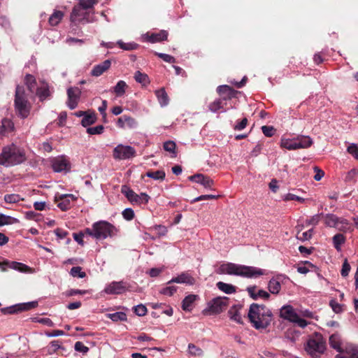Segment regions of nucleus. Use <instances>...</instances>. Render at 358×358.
<instances>
[{
    "mask_svg": "<svg viewBox=\"0 0 358 358\" xmlns=\"http://www.w3.org/2000/svg\"><path fill=\"white\" fill-rule=\"evenodd\" d=\"M22 200H23V199L17 194H6L4 196V201L8 203H15Z\"/></svg>",
    "mask_w": 358,
    "mask_h": 358,
    "instance_id": "obj_47",
    "label": "nucleus"
},
{
    "mask_svg": "<svg viewBox=\"0 0 358 358\" xmlns=\"http://www.w3.org/2000/svg\"><path fill=\"white\" fill-rule=\"evenodd\" d=\"M198 296L196 294H189L185 296L182 301V308L185 311H191L192 310V305L196 300Z\"/></svg>",
    "mask_w": 358,
    "mask_h": 358,
    "instance_id": "obj_26",
    "label": "nucleus"
},
{
    "mask_svg": "<svg viewBox=\"0 0 358 358\" xmlns=\"http://www.w3.org/2000/svg\"><path fill=\"white\" fill-rule=\"evenodd\" d=\"M176 144L172 141H168L164 143V149L170 153H172L173 157L176 156Z\"/></svg>",
    "mask_w": 358,
    "mask_h": 358,
    "instance_id": "obj_49",
    "label": "nucleus"
},
{
    "mask_svg": "<svg viewBox=\"0 0 358 358\" xmlns=\"http://www.w3.org/2000/svg\"><path fill=\"white\" fill-rule=\"evenodd\" d=\"M147 311V308L143 304H139L134 307V313L138 316L145 315Z\"/></svg>",
    "mask_w": 358,
    "mask_h": 358,
    "instance_id": "obj_56",
    "label": "nucleus"
},
{
    "mask_svg": "<svg viewBox=\"0 0 358 358\" xmlns=\"http://www.w3.org/2000/svg\"><path fill=\"white\" fill-rule=\"evenodd\" d=\"M81 92L78 87H70L67 90V105L70 109H74L78 106Z\"/></svg>",
    "mask_w": 358,
    "mask_h": 358,
    "instance_id": "obj_16",
    "label": "nucleus"
},
{
    "mask_svg": "<svg viewBox=\"0 0 358 358\" xmlns=\"http://www.w3.org/2000/svg\"><path fill=\"white\" fill-rule=\"evenodd\" d=\"M189 179L202 185L205 188H211L213 185V180L203 174H195L194 176H191L189 177Z\"/></svg>",
    "mask_w": 358,
    "mask_h": 358,
    "instance_id": "obj_21",
    "label": "nucleus"
},
{
    "mask_svg": "<svg viewBox=\"0 0 358 358\" xmlns=\"http://www.w3.org/2000/svg\"><path fill=\"white\" fill-rule=\"evenodd\" d=\"M126 291V284L122 281H113L108 285L104 289V292L108 294H121Z\"/></svg>",
    "mask_w": 358,
    "mask_h": 358,
    "instance_id": "obj_15",
    "label": "nucleus"
},
{
    "mask_svg": "<svg viewBox=\"0 0 358 358\" xmlns=\"http://www.w3.org/2000/svg\"><path fill=\"white\" fill-rule=\"evenodd\" d=\"M135 149L129 145H117L113 150V157L117 160H125L136 156Z\"/></svg>",
    "mask_w": 358,
    "mask_h": 358,
    "instance_id": "obj_10",
    "label": "nucleus"
},
{
    "mask_svg": "<svg viewBox=\"0 0 358 358\" xmlns=\"http://www.w3.org/2000/svg\"><path fill=\"white\" fill-rule=\"evenodd\" d=\"M322 215V214H317L313 215L310 219L307 220L306 221V223L307 225H316L320 220V216Z\"/></svg>",
    "mask_w": 358,
    "mask_h": 358,
    "instance_id": "obj_63",
    "label": "nucleus"
},
{
    "mask_svg": "<svg viewBox=\"0 0 358 358\" xmlns=\"http://www.w3.org/2000/svg\"><path fill=\"white\" fill-rule=\"evenodd\" d=\"M155 55H157L159 58H161L166 62H168V63H175L176 62V59L170 55L165 54V53H159V52H155Z\"/></svg>",
    "mask_w": 358,
    "mask_h": 358,
    "instance_id": "obj_53",
    "label": "nucleus"
},
{
    "mask_svg": "<svg viewBox=\"0 0 358 358\" xmlns=\"http://www.w3.org/2000/svg\"><path fill=\"white\" fill-rule=\"evenodd\" d=\"M346 355H337L335 358H358V347L352 344L347 345L343 350Z\"/></svg>",
    "mask_w": 358,
    "mask_h": 358,
    "instance_id": "obj_24",
    "label": "nucleus"
},
{
    "mask_svg": "<svg viewBox=\"0 0 358 358\" xmlns=\"http://www.w3.org/2000/svg\"><path fill=\"white\" fill-rule=\"evenodd\" d=\"M228 315L231 320L236 322L238 324L243 323L241 313L236 306L231 307L228 311Z\"/></svg>",
    "mask_w": 358,
    "mask_h": 358,
    "instance_id": "obj_32",
    "label": "nucleus"
},
{
    "mask_svg": "<svg viewBox=\"0 0 358 358\" xmlns=\"http://www.w3.org/2000/svg\"><path fill=\"white\" fill-rule=\"evenodd\" d=\"M96 239H106L113 237L117 233V228L106 221H99L94 223Z\"/></svg>",
    "mask_w": 358,
    "mask_h": 358,
    "instance_id": "obj_6",
    "label": "nucleus"
},
{
    "mask_svg": "<svg viewBox=\"0 0 358 358\" xmlns=\"http://www.w3.org/2000/svg\"><path fill=\"white\" fill-rule=\"evenodd\" d=\"M122 216L126 220H131L134 217V212L131 208H127L122 211Z\"/></svg>",
    "mask_w": 358,
    "mask_h": 358,
    "instance_id": "obj_59",
    "label": "nucleus"
},
{
    "mask_svg": "<svg viewBox=\"0 0 358 358\" xmlns=\"http://www.w3.org/2000/svg\"><path fill=\"white\" fill-rule=\"evenodd\" d=\"M228 301L229 299L225 296L215 298L208 303V308L205 311H208L210 314L220 313L227 308Z\"/></svg>",
    "mask_w": 358,
    "mask_h": 358,
    "instance_id": "obj_11",
    "label": "nucleus"
},
{
    "mask_svg": "<svg viewBox=\"0 0 358 358\" xmlns=\"http://www.w3.org/2000/svg\"><path fill=\"white\" fill-rule=\"evenodd\" d=\"M168 32L165 30H162L158 33H153L150 35L147 34V41L150 43L161 42L167 40Z\"/></svg>",
    "mask_w": 358,
    "mask_h": 358,
    "instance_id": "obj_25",
    "label": "nucleus"
},
{
    "mask_svg": "<svg viewBox=\"0 0 358 358\" xmlns=\"http://www.w3.org/2000/svg\"><path fill=\"white\" fill-rule=\"evenodd\" d=\"M121 192L132 204H146L150 199V196L147 194H137L126 185L122 187Z\"/></svg>",
    "mask_w": 358,
    "mask_h": 358,
    "instance_id": "obj_8",
    "label": "nucleus"
},
{
    "mask_svg": "<svg viewBox=\"0 0 358 358\" xmlns=\"http://www.w3.org/2000/svg\"><path fill=\"white\" fill-rule=\"evenodd\" d=\"M24 83L29 91L31 93H34L36 86V80L34 76L31 74H27L24 78Z\"/></svg>",
    "mask_w": 358,
    "mask_h": 358,
    "instance_id": "obj_34",
    "label": "nucleus"
},
{
    "mask_svg": "<svg viewBox=\"0 0 358 358\" xmlns=\"http://www.w3.org/2000/svg\"><path fill=\"white\" fill-rule=\"evenodd\" d=\"M348 152L352 155L356 159H358V146L355 143H352L348 148Z\"/></svg>",
    "mask_w": 358,
    "mask_h": 358,
    "instance_id": "obj_60",
    "label": "nucleus"
},
{
    "mask_svg": "<svg viewBox=\"0 0 358 358\" xmlns=\"http://www.w3.org/2000/svg\"><path fill=\"white\" fill-rule=\"evenodd\" d=\"M325 224L329 227L343 229L348 226V222L347 220L341 219L334 214H327L325 215Z\"/></svg>",
    "mask_w": 358,
    "mask_h": 358,
    "instance_id": "obj_14",
    "label": "nucleus"
},
{
    "mask_svg": "<svg viewBox=\"0 0 358 358\" xmlns=\"http://www.w3.org/2000/svg\"><path fill=\"white\" fill-rule=\"evenodd\" d=\"M59 349H64L58 341H53L50 342V345L48 347V352L49 355L55 353Z\"/></svg>",
    "mask_w": 358,
    "mask_h": 358,
    "instance_id": "obj_48",
    "label": "nucleus"
},
{
    "mask_svg": "<svg viewBox=\"0 0 358 358\" xmlns=\"http://www.w3.org/2000/svg\"><path fill=\"white\" fill-rule=\"evenodd\" d=\"M280 316L291 322L296 323L301 328H305L308 324L306 320L299 317L290 305L284 306L281 308Z\"/></svg>",
    "mask_w": 358,
    "mask_h": 358,
    "instance_id": "obj_7",
    "label": "nucleus"
},
{
    "mask_svg": "<svg viewBox=\"0 0 358 358\" xmlns=\"http://www.w3.org/2000/svg\"><path fill=\"white\" fill-rule=\"evenodd\" d=\"M268 290L271 294H278L281 289L280 282L278 278H272L268 282Z\"/></svg>",
    "mask_w": 358,
    "mask_h": 358,
    "instance_id": "obj_30",
    "label": "nucleus"
},
{
    "mask_svg": "<svg viewBox=\"0 0 358 358\" xmlns=\"http://www.w3.org/2000/svg\"><path fill=\"white\" fill-rule=\"evenodd\" d=\"M350 271V266L348 264L347 259H345L343 264L342 269L341 271V274L343 277H346L348 275Z\"/></svg>",
    "mask_w": 358,
    "mask_h": 358,
    "instance_id": "obj_62",
    "label": "nucleus"
},
{
    "mask_svg": "<svg viewBox=\"0 0 358 358\" xmlns=\"http://www.w3.org/2000/svg\"><path fill=\"white\" fill-rule=\"evenodd\" d=\"M110 60L106 59L102 63L94 66L91 71V75L95 77L100 76L110 67Z\"/></svg>",
    "mask_w": 358,
    "mask_h": 358,
    "instance_id": "obj_23",
    "label": "nucleus"
},
{
    "mask_svg": "<svg viewBox=\"0 0 358 358\" xmlns=\"http://www.w3.org/2000/svg\"><path fill=\"white\" fill-rule=\"evenodd\" d=\"M52 168L55 172H68L71 169V163L67 157L60 155L50 159Z\"/></svg>",
    "mask_w": 358,
    "mask_h": 358,
    "instance_id": "obj_13",
    "label": "nucleus"
},
{
    "mask_svg": "<svg viewBox=\"0 0 358 358\" xmlns=\"http://www.w3.org/2000/svg\"><path fill=\"white\" fill-rule=\"evenodd\" d=\"M177 291V287L176 286H169L163 288L160 293L166 296H172Z\"/></svg>",
    "mask_w": 358,
    "mask_h": 358,
    "instance_id": "obj_55",
    "label": "nucleus"
},
{
    "mask_svg": "<svg viewBox=\"0 0 358 358\" xmlns=\"http://www.w3.org/2000/svg\"><path fill=\"white\" fill-rule=\"evenodd\" d=\"M283 200L284 201H293V200H296V201H298L301 203H303L305 201V199L302 198V197H300V196H298L294 194H291V193H289V194H287L286 195H285L284 198H283Z\"/></svg>",
    "mask_w": 358,
    "mask_h": 358,
    "instance_id": "obj_57",
    "label": "nucleus"
},
{
    "mask_svg": "<svg viewBox=\"0 0 358 358\" xmlns=\"http://www.w3.org/2000/svg\"><path fill=\"white\" fill-rule=\"evenodd\" d=\"M155 94L157 97L159 104L162 106H166V105H168L169 99L164 88H161L159 90H156Z\"/></svg>",
    "mask_w": 358,
    "mask_h": 358,
    "instance_id": "obj_29",
    "label": "nucleus"
},
{
    "mask_svg": "<svg viewBox=\"0 0 358 358\" xmlns=\"http://www.w3.org/2000/svg\"><path fill=\"white\" fill-rule=\"evenodd\" d=\"M145 176L156 180H163L165 178L166 173L162 170L150 171L145 173Z\"/></svg>",
    "mask_w": 358,
    "mask_h": 358,
    "instance_id": "obj_39",
    "label": "nucleus"
},
{
    "mask_svg": "<svg viewBox=\"0 0 358 358\" xmlns=\"http://www.w3.org/2000/svg\"><path fill=\"white\" fill-rule=\"evenodd\" d=\"M117 44L119 47L124 50H133L137 49L138 45L135 43H124L122 41H118Z\"/></svg>",
    "mask_w": 358,
    "mask_h": 358,
    "instance_id": "obj_45",
    "label": "nucleus"
},
{
    "mask_svg": "<svg viewBox=\"0 0 358 358\" xmlns=\"http://www.w3.org/2000/svg\"><path fill=\"white\" fill-rule=\"evenodd\" d=\"M248 316L252 327L258 330L267 328L273 320L271 310L263 304L252 303Z\"/></svg>",
    "mask_w": 358,
    "mask_h": 358,
    "instance_id": "obj_1",
    "label": "nucleus"
},
{
    "mask_svg": "<svg viewBox=\"0 0 358 358\" xmlns=\"http://www.w3.org/2000/svg\"><path fill=\"white\" fill-rule=\"evenodd\" d=\"M138 125L137 121L132 117L128 115H122L118 118L117 121V126L120 128H129L134 129Z\"/></svg>",
    "mask_w": 358,
    "mask_h": 358,
    "instance_id": "obj_20",
    "label": "nucleus"
},
{
    "mask_svg": "<svg viewBox=\"0 0 358 358\" xmlns=\"http://www.w3.org/2000/svg\"><path fill=\"white\" fill-rule=\"evenodd\" d=\"M305 350L312 357H319L326 350V341L320 333H315L308 339Z\"/></svg>",
    "mask_w": 358,
    "mask_h": 358,
    "instance_id": "obj_4",
    "label": "nucleus"
},
{
    "mask_svg": "<svg viewBox=\"0 0 358 358\" xmlns=\"http://www.w3.org/2000/svg\"><path fill=\"white\" fill-rule=\"evenodd\" d=\"M223 105H224V101L220 98V99H217L215 100L214 101L211 102L208 106V108L211 112L215 113L218 110L222 108Z\"/></svg>",
    "mask_w": 358,
    "mask_h": 358,
    "instance_id": "obj_43",
    "label": "nucleus"
},
{
    "mask_svg": "<svg viewBox=\"0 0 358 358\" xmlns=\"http://www.w3.org/2000/svg\"><path fill=\"white\" fill-rule=\"evenodd\" d=\"M280 145L282 148H286L289 150H294L298 149L296 143V139H287L283 138L281 140Z\"/></svg>",
    "mask_w": 358,
    "mask_h": 358,
    "instance_id": "obj_33",
    "label": "nucleus"
},
{
    "mask_svg": "<svg viewBox=\"0 0 358 358\" xmlns=\"http://www.w3.org/2000/svg\"><path fill=\"white\" fill-rule=\"evenodd\" d=\"M96 120V117L94 113H86L81 121V124L86 127L94 124Z\"/></svg>",
    "mask_w": 358,
    "mask_h": 358,
    "instance_id": "obj_37",
    "label": "nucleus"
},
{
    "mask_svg": "<svg viewBox=\"0 0 358 358\" xmlns=\"http://www.w3.org/2000/svg\"><path fill=\"white\" fill-rule=\"evenodd\" d=\"M296 139L298 149L308 148L310 147L313 143L312 138L308 136H299Z\"/></svg>",
    "mask_w": 358,
    "mask_h": 358,
    "instance_id": "obj_28",
    "label": "nucleus"
},
{
    "mask_svg": "<svg viewBox=\"0 0 358 358\" xmlns=\"http://www.w3.org/2000/svg\"><path fill=\"white\" fill-rule=\"evenodd\" d=\"M64 17V13L60 10H55L49 17L48 22L51 26L57 25Z\"/></svg>",
    "mask_w": 358,
    "mask_h": 358,
    "instance_id": "obj_31",
    "label": "nucleus"
},
{
    "mask_svg": "<svg viewBox=\"0 0 358 358\" xmlns=\"http://www.w3.org/2000/svg\"><path fill=\"white\" fill-rule=\"evenodd\" d=\"M127 87V83L124 80H120L113 87V91L117 96H121L125 93Z\"/></svg>",
    "mask_w": 358,
    "mask_h": 358,
    "instance_id": "obj_38",
    "label": "nucleus"
},
{
    "mask_svg": "<svg viewBox=\"0 0 358 358\" xmlns=\"http://www.w3.org/2000/svg\"><path fill=\"white\" fill-rule=\"evenodd\" d=\"M76 199L77 197L73 194H62L55 197L57 206L64 211L70 208L71 201H76Z\"/></svg>",
    "mask_w": 358,
    "mask_h": 358,
    "instance_id": "obj_17",
    "label": "nucleus"
},
{
    "mask_svg": "<svg viewBox=\"0 0 358 358\" xmlns=\"http://www.w3.org/2000/svg\"><path fill=\"white\" fill-rule=\"evenodd\" d=\"M72 22L88 23L94 21L92 16H90V10H85L81 6H75L70 17Z\"/></svg>",
    "mask_w": 358,
    "mask_h": 358,
    "instance_id": "obj_9",
    "label": "nucleus"
},
{
    "mask_svg": "<svg viewBox=\"0 0 358 358\" xmlns=\"http://www.w3.org/2000/svg\"><path fill=\"white\" fill-rule=\"evenodd\" d=\"M217 287L220 290L228 294L236 292V287L231 284L218 282L217 283Z\"/></svg>",
    "mask_w": 358,
    "mask_h": 358,
    "instance_id": "obj_36",
    "label": "nucleus"
},
{
    "mask_svg": "<svg viewBox=\"0 0 358 358\" xmlns=\"http://www.w3.org/2000/svg\"><path fill=\"white\" fill-rule=\"evenodd\" d=\"M1 127L3 128V130L2 131L3 132H10L11 131H13V128H14V124L12 122L11 120H8V119H3L1 122Z\"/></svg>",
    "mask_w": 358,
    "mask_h": 358,
    "instance_id": "obj_51",
    "label": "nucleus"
},
{
    "mask_svg": "<svg viewBox=\"0 0 358 358\" xmlns=\"http://www.w3.org/2000/svg\"><path fill=\"white\" fill-rule=\"evenodd\" d=\"M220 273L228 275H236L245 278H257L264 274L261 268L238 265L234 263L223 264L220 266Z\"/></svg>",
    "mask_w": 358,
    "mask_h": 358,
    "instance_id": "obj_3",
    "label": "nucleus"
},
{
    "mask_svg": "<svg viewBox=\"0 0 358 358\" xmlns=\"http://www.w3.org/2000/svg\"><path fill=\"white\" fill-rule=\"evenodd\" d=\"M15 108L18 115L26 118L30 112L31 106L27 100L23 87L17 85L15 90Z\"/></svg>",
    "mask_w": 358,
    "mask_h": 358,
    "instance_id": "obj_5",
    "label": "nucleus"
},
{
    "mask_svg": "<svg viewBox=\"0 0 358 358\" xmlns=\"http://www.w3.org/2000/svg\"><path fill=\"white\" fill-rule=\"evenodd\" d=\"M217 92L220 95L221 98L224 101L230 100L236 96L237 93L232 87L229 85H220L217 88Z\"/></svg>",
    "mask_w": 358,
    "mask_h": 358,
    "instance_id": "obj_19",
    "label": "nucleus"
},
{
    "mask_svg": "<svg viewBox=\"0 0 358 358\" xmlns=\"http://www.w3.org/2000/svg\"><path fill=\"white\" fill-rule=\"evenodd\" d=\"M38 306L37 301H31L28 303H17L9 307H6L1 309L2 313L7 314H17L23 311L29 310L36 308Z\"/></svg>",
    "mask_w": 358,
    "mask_h": 358,
    "instance_id": "obj_12",
    "label": "nucleus"
},
{
    "mask_svg": "<svg viewBox=\"0 0 358 358\" xmlns=\"http://www.w3.org/2000/svg\"><path fill=\"white\" fill-rule=\"evenodd\" d=\"M188 353L191 356L201 357L203 355V350L193 343H189L188 345Z\"/></svg>",
    "mask_w": 358,
    "mask_h": 358,
    "instance_id": "obj_44",
    "label": "nucleus"
},
{
    "mask_svg": "<svg viewBox=\"0 0 358 358\" xmlns=\"http://www.w3.org/2000/svg\"><path fill=\"white\" fill-rule=\"evenodd\" d=\"M74 348L76 351L82 352L83 354L87 353L89 351V348L85 346L82 342L78 341L75 343Z\"/></svg>",
    "mask_w": 358,
    "mask_h": 358,
    "instance_id": "obj_58",
    "label": "nucleus"
},
{
    "mask_svg": "<svg viewBox=\"0 0 358 358\" xmlns=\"http://www.w3.org/2000/svg\"><path fill=\"white\" fill-rule=\"evenodd\" d=\"M70 274L73 277H78L80 278H83L86 276V273L84 271H82V268L80 266H74L71 268Z\"/></svg>",
    "mask_w": 358,
    "mask_h": 358,
    "instance_id": "obj_50",
    "label": "nucleus"
},
{
    "mask_svg": "<svg viewBox=\"0 0 358 358\" xmlns=\"http://www.w3.org/2000/svg\"><path fill=\"white\" fill-rule=\"evenodd\" d=\"M26 160L24 150L14 143L3 147L0 154V164L6 167L20 164Z\"/></svg>",
    "mask_w": 358,
    "mask_h": 358,
    "instance_id": "obj_2",
    "label": "nucleus"
},
{
    "mask_svg": "<svg viewBox=\"0 0 358 358\" xmlns=\"http://www.w3.org/2000/svg\"><path fill=\"white\" fill-rule=\"evenodd\" d=\"M262 131L267 137H271L274 134L275 129L271 126H262Z\"/></svg>",
    "mask_w": 358,
    "mask_h": 358,
    "instance_id": "obj_61",
    "label": "nucleus"
},
{
    "mask_svg": "<svg viewBox=\"0 0 358 358\" xmlns=\"http://www.w3.org/2000/svg\"><path fill=\"white\" fill-rule=\"evenodd\" d=\"M36 95L38 96L41 101L46 99L50 96L49 88L47 85H43L41 87L37 88Z\"/></svg>",
    "mask_w": 358,
    "mask_h": 358,
    "instance_id": "obj_40",
    "label": "nucleus"
},
{
    "mask_svg": "<svg viewBox=\"0 0 358 358\" xmlns=\"http://www.w3.org/2000/svg\"><path fill=\"white\" fill-rule=\"evenodd\" d=\"M173 282L193 285L195 284L196 280L189 273L183 272L181 273L178 276L173 278L171 280L168 282V284H171Z\"/></svg>",
    "mask_w": 358,
    "mask_h": 358,
    "instance_id": "obj_18",
    "label": "nucleus"
},
{
    "mask_svg": "<svg viewBox=\"0 0 358 358\" xmlns=\"http://www.w3.org/2000/svg\"><path fill=\"white\" fill-rule=\"evenodd\" d=\"M248 124V119L243 118L241 122L236 124L234 127V129L236 131H241L244 129Z\"/></svg>",
    "mask_w": 358,
    "mask_h": 358,
    "instance_id": "obj_64",
    "label": "nucleus"
},
{
    "mask_svg": "<svg viewBox=\"0 0 358 358\" xmlns=\"http://www.w3.org/2000/svg\"><path fill=\"white\" fill-rule=\"evenodd\" d=\"M333 242L337 250H341V245L345 242V237L341 234H337L333 237Z\"/></svg>",
    "mask_w": 358,
    "mask_h": 358,
    "instance_id": "obj_46",
    "label": "nucleus"
},
{
    "mask_svg": "<svg viewBox=\"0 0 358 358\" xmlns=\"http://www.w3.org/2000/svg\"><path fill=\"white\" fill-rule=\"evenodd\" d=\"M77 6H81L85 10H90L98 3V0H78Z\"/></svg>",
    "mask_w": 358,
    "mask_h": 358,
    "instance_id": "obj_42",
    "label": "nucleus"
},
{
    "mask_svg": "<svg viewBox=\"0 0 358 358\" xmlns=\"http://www.w3.org/2000/svg\"><path fill=\"white\" fill-rule=\"evenodd\" d=\"M104 128L102 125H98L94 127L87 129V132L90 135L100 134L103 132Z\"/></svg>",
    "mask_w": 358,
    "mask_h": 358,
    "instance_id": "obj_52",
    "label": "nucleus"
},
{
    "mask_svg": "<svg viewBox=\"0 0 358 358\" xmlns=\"http://www.w3.org/2000/svg\"><path fill=\"white\" fill-rule=\"evenodd\" d=\"M107 317L110 318L113 322L118 321H126L127 320V315L123 312H116L114 313H109L107 315Z\"/></svg>",
    "mask_w": 358,
    "mask_h": 358,
    "instance_id": "obj_41",
    "label": "nucleus"
},
{
    "mask_svg": "<svg viewBox=\"0 0 358 358\" xmlns=\"http://www.w3.org/2000/svg\"><path fill=\"white\" fill-rule=\"evenodd\" d=\"M4 265H6L9 268L18 271L20 272L25 273L30 270V268L22 263L17 262H4Z\"/></svg>",
    "mask_w": 358,
    "mask_h": 358,
    "instance_id": "obj_27",
    "label": "nucleus"
},
{
    "mask_svg": "<svg viewBox=\"0 0 358 358\" xmlns=\"http://www.w3.org/2000/svg\"><path fill=\"white\" fill-rule=\"evenodd\" d=\"M299 231H300V229ZM312 233H313V229H310L307 231L302 233L301 235L299 236V231H298L296 238L301 241H308L311 238Z\"/></svg>",
    "mask_w": 358,
    "mask_h": 358,
    "instance_id": "obj_54",
    "label": "nucleus"
},
{
    "mask_svg": "<svg viewBox=\"0 0 358 358\" xmlns=\"http://www.w3.org/2000/svg\"><path fill=\"white\" fill-rule=\"evenodd\" d=\"M134 79L135 80L145 86L150 83V79L148 78V76L146 73H141L139 71H137L134 74Z\"/></svg>",
    "mask_w": 358,
    "mask_h": 358,
    "instance_id": "obj_35",
    "label": "nucleus"
},
{
    "mask_svg": "<svg viewBox=\"0 0 358 358\" xmlns=\"http://www.w3.org/2000/svg\"><path fill=\"white\" fill-rule=\"evenodd\" d=\"M329 343L330 347L338 352H343L344 349L342 348L341 336L338 333L333 334L329 336Z\"/></svg>",
    "mask_w": 358,
    "mask_h": 358,
    "instance_id": "obj_22",
    "label": "nucleus"
}]
</instances>
